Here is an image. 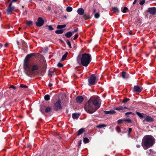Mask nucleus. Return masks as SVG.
Listing matches in <instances>:
<instances>
[{"label":"nucleus","instance_id":"1","mask_svg":"<svg viewBox=\"0 0 156 156\" xmlns=\"http://www.w3.org/2000/svg\"><path fill=\"white\" fill-rule=\"evenodd\" d=\"M100 105V99L99 97H97L89 99L85 104L84 108L87 113L91 114L96 111Z\"/></svg>","mask_w":156,"mask_h":156},{"label":"nucleus","instance_id":"2","mask_svg":"<svg viewBox=\"0 0 156 156\" xmlns=\"http://www.w3.org/2000/svg\"><path fill=\"white\" fill-rule=\"evenodd\" d=\"M34 55V54L32 53L27 55L24 61L23 66L24 72L28 76L34 75V71L38 69V67L37 65L30 63L29 61L30 58Z\"/></svg>","mask_w":156,"mask_h":156},{"label":"nucleus","instance_id":"3","mask_svg":"<svg viewBox=\"0 0 156 156\" xmlns=\"http://www.w3.org/2000/svg\"><path fill=\"white\" fill-rule=\"evenodd\" d=\"M154 139L150 135L145 136L142 142V146L145 150L151 147L154 143Z\"/></svg>","mask_w":156,"mask_h":156},{"label":"nucleus","instance_id":"4","mask_svg":"<svg viewBox=\"0 0 156 156\" xmlns=\"http://www.w3.org/2000/svg\"><path fill=\"white\" fill-rule=\"evenodd\" d=\"M91 60V55L87 53L83 54L81 57L78 56L77 58L78 62L80 64L81 63L83 66L85 67L88 65Z\"/></svg>","mask_w":156,"mask_h":156},{"label":"nucleus","instance_id":"5","mask_svg":"<svg viewBox=\"0 0 156 156\" xmlns=\"http://www.w3.org/2000/svg\"><path fill=\"white\" fill-rule=\"evenodd\" d=\"M88 85L91 86L94 85L97 82L95 74L91 75L88 80Z\"/></svg>","mask_w":156,"mask_h":156},{"label":"nucleus","instance_id":"6","mask_svg":"<svg viewBox=\"0 0 156 156\" xmlns=\"http://www.w3.org/2000/svg\"><path fill=\"white\" fill-rule=\"evenodd\" d=\"M61 101L60 100H58L54 105V109L55 110L58 109H61L62 108L61 105Z\"/></svg>","mask_w":156,"mask_h":156},{"label":"nucleus","instance_id":"7","mask_svg":"<svg viewBox=\"0 0 156 156\" xmlns=\"http://www.w3.org/2000/svg\"><path fill=\"white\" fill-rule=\"evenodd\" d=\"M15 9L14 6H12V2L10 3L9 5V8L7 9V13L8 14H11L12 13V11Z\"/></svg>","mask_w":156,"mask_h":156},{"label":"nucleus","instance_id":"8","mask_svg":"<svg viewBox=\"0 0 156 156\" xmlns=\"http://www.w3.org/2000/svg\"><path fill=\"white\" fill-rule=\"evenodd\" d=\"M44 20L41 17H39L38 18L37 22L36 23V25L38 27H41L44 24Z\"/></svg>","mask_w":156,"mask_h":156},{"label":"nucleus","instance_id":"9","mask_svg":"<svg viewBox=\"0 0 156 156\" xmlns=\"http://www.w3.org/2000/svg\"><path fill=\"white\" fill-rule=\"evenodd\" d=\"M148 12L153 15L156 14V8L155 7L150 8L148 9Z\"/></svg>","mask_w":156,"mask_h":156},{"label":"nucleus","instance_id":"10","mask_svg":"<svg viewBox=\"0 0 156 156\" xmlns=\"http://www.w3.org/2000/svg\"><path fill=\"white\" fill-rule=\"evenodd\" d=\"M133 90L134 91L136 92L140 93L141 92L142 90V88L141 87H140L138 86H136L134 87Z\"/></svg>","mask_w":156,"mask_h":156},{"label":"nucleus","instance_id":"11","mask_svg":"<svg viewBox=\"0 0 156 156\" xmlns=\"http://www.w3.org/2000/svg\"><path fill=\"white\" fill-rule=\"evenodd\" d=\"M76 100L77 103H80L83 101V98L82 96H79L77 97Z\"/></svg>","mask_w":156,"mask_h":156},{"label":"nucleus","instance_id":"12","mask_svg":"<svg viewBox=\"0 0 156 156\" xmlns=\"http://www.w3.org/2000/svg\"><path fill=\"white\" fill-rule=\"evenodd\" d=\"M77 12L79 15H82L84 13V11L83 8H80L77 9Z\"/></svg>","mask_w":156,"mask_h":156},{"label":"nucleus","instance_id":"13","mask_svg":"<svg viewBox=\"0 0 156 156\" xmlns=\"http://www.w3.org/2000/svg\"><path fill=\"white\" fill-rule=\"evenodd\" d=\"M122 78L123 79H126L129 77L128 74L124 71L122 72Z\"/></svg>","mask_w":156,"mask_h":156},{"label":"nucleus","instance_id":"14","mask_svg":"<svg viewBox=\"0 0 156 156\" xmlns=\"http://www.w3.org/2000/svg\"><path fill=\"white\" fill-rule=\"evenodd\" d=\"M145 120L148 122H151L153 121V118L148 116H147L146 115L145 116Z\"/></svg>","mask_w":156,"mask_h":156},{"label":"nucleus","instance_id":"15","mask_svg":"<svg viewBox=\"0 0 156 156\" xmlns=\"http://www.w3.org/2000/svg\"><path fill=\"white\" fill-rule=\"evenodd\" d=\"M136 114L139 116L140 119H142L143 118H145L146 115L142 113H140L137 112H136Z\"/></svg>","mask_w":156,"mask_h":156},{"label":"nucleus","instance_id":"16","mask_svg":"<svg viewBox=\"0 0 156 156\" xmlns=\"http://www.w3.org/2000/svg\"><path fill=\"white\" fill-rule=\"evenodd\" d=\"M115 112L114 110H112L109 111H105L104 113L105 114H113L115 113Z\"/></svg>","mask_w":156,"mask_h":156},{"label":"nucleus","instance_id":"17","mask_svg":"<svg viewBox=\"0 0 156 156\" xmlns=\"http://www.w3.org/2000/svg\"><path fill=\"white\" fill-rule=\"evenodd\" d=\"M73 34L72 32H68L65 34V36L67 38H70L71 37Z\"/></svg>","mask_w":156,"mask_h":156},{"label":"nucleus","instance_id":"18","mask_svg":"<svg viewBox=\"0 0 156 156\" xmlns=\"http://www.w3.org/2000/svg\"><path fill=\"white\" fill-rule=\"evenodd\" d=\"M83 18L85 20L90 19V16L88 14H85L83 16Z\"/></svg>","mask_w":156,"mask_h":156},{"label":"nucleus","instance_id":"19","mask_svg":"<svg viewBox=\"0 0 156 156\" xmlns=\"http://www.w3.org/2000/svg\"><path fill=\"white\" fill-rule=\"evenodd\" d=\"M72 116L73 119H75L79 118V115L78 113H73L72 114Z\"/></svg>","mask_w":156,"mask_h":156},{"label":"nucleus","instance_id":"20","mask_svg":"<svg viewBox=\"0 0 156 156\" xmlns=\"http://www.w3.org/2000/svg\"><path fill=\"white\" fill-rule=\"evenodd\" d=\"M84 131V129L83 128H81L80 129L78 132L77 136H79Z\"/></svg>","mask_w":156,"mask_h":156},{"label":"nucleus","instance_id":"21","mask_svg":"<svg viewBox=\"0 0 156 156\" xmlns=\"http://www.w3.org/2000/svg\"><path fill=\"white\" fill-rule=\"evenodd\" d=\"M33 22L31 20L27 21L26 23V24L28 26H30L33 25Z\"/></svg>","mask_w":156,"mask_h":156},{"label":"nucleus","instance_id":"22","mask_svg":"<svg viewBox=\"0 0 156 156\" xmlns=\"http://www.w3.org/2000/svg\"><path fill=\"white\" fill-rule=\"evenodd\" d=\"M73 10V8L70 6L67 7L66 8V11L67 12H69L72 11Z\"/></svg>","mask_w":156,"mask_h":156},{"label":"nucleus","instance_id":"23","mask_svg":"<svg viewBox=\"0 0 156 156\" xmlns=\"http://www.w3.org/2000/svg\"><path fill=\"white\" fill-rule=\"evenodd\" d=\"M63 32V30H56L55 31V33L57 34H62Z\"/></svg>","mask_w":156,"mask_h":156},{"label":"nucleus","instance_id":"24","mask_svg":"<svg viewBox=\"0 0 156 156\" xmlns=\"http://www.w3.org/2000/svg\"><path fill=\"white\" fill-rule=\"evenodd\" d=\"M106 125L105 124H101L99 125H98L97 126V128H102L103 127H105L106 126Z\"/></svg>","mask_w":156,"mask_h":156},{"label":"nucleus","instance_id":"25","mask_svg":"<svg viewBox=\"0 0 156 156\" xmlns=\"http://www.w3.org/2000/svg\"><path fill=\"white\" fill-rule=\"evenodd\" d=\"M66 26V25H58L57 26V29H62L65 28Z\"/></svg>","mask_w":156,"mask_h":156},{"label":"nucleus","instance_id":"26","mask_svg":"<svg viewBox=\"0 0 156 156\" xmlns=\"http://www.w3.org/2000/svg\"><path fill=\"white\" fill-rule=\"evenodd\" d=\"M51 110V108L50 107H47L45 110V112L46 113H48L50 112Z\"/></svg>","mask_w":156,"mask_h":156},{"label":"nucleus","instance_id":"27","mask_svg":"<svg viewBox=\"0 0 156 156\" xmlns=\"http://www.w3.org/2000/svg\"><path fill=\"white\" fill-rule=\"evenodd\" d=\"M68 54V53L66 52L62 57L61 59L62 61H64L66 58Z\"/></svg>","mask_w":156,"mask_h":156},{"label":"nucleus","instance_id":"28","mask_svg":"<svg viewBox=\"0 0 156 156\" xmlns=\"http://www.w3.org/2000/svg\"><path fill=\"white\" fill-rule=\"evenodd\" d=\"M44 98L46 101L49 100L50 99L49 95L48 94L45 95L44 97Z\"/></svg>","mask_w":156,"mask_h":156},{"label":"nucleus","instance_id":"29","mask_svg":"<svg viewBox=\"0 0 156 156\" xmlns=\"http://www.w3.org/2000/svg\"><path fill=\"white\" fill-rule=\"evenodd\" d=\"M115 109L118 111H120L121 110H123V107L120 106L119 107H117L115 108Z\"/></svg>","mask_w":156,"mask_h":156},{"label":"nucleus","instance_id":"30","mask_svg":"<svg viewBox=\"0 0 156 156\" xmlns=\"http://www.w3.org/2000/svg\"><path fill=\"white\" fill-rule=\"evenodd\" d=\"M83 142L84 143H87L89 142V140L87 137H85L83 140Z\"/></svg>","mask_w":156,"mask_h":156},{"label":"nucleus","instance_id":"31","mask_svg":"<svg viewBox=\"0 0 156 156\" xmlns=\"http://www.w3.org/2000/svg\"><path fill=\"white\" fill-rule=\"evenodd\" d=\"M66 43L68 45L69 47L70 48H72V47L71 44V43L69 40H67L66 41Z\"/></svg>","mask_w":156,"mask_h":156},{"label":"nucleus","instance_id":"32","mask_svg":"<svg viewBox=\"0 0 156 156\" xmlns=\"http://www.w3.org/2000/svg\"><path fill=\"white\" fill-rule=\"evenodd\" d=\"M129 99L128 98H125L122 101V103H125L129 100Z\"/></svg>","mask_w":156,"mask_h":156},{"label":"nucleus","instance_id":"33","mask_svg":"<svg viewBox=\"0 0 156 156\" xmlns=\"http://www.w3.org/2000/svg\"><path fill=\"white\" fill-rule=\"evenodd\" d=\"M116 130L118 133H119L121 132V129L119 126H117L116 128Z\"/></svg>","mask_w":156,"mask_h":156},{"label":"nucleus","instance_id":"34","mask_svg":"<svg viewBox=\"0 0 156 156\" xmlns=\"http://www.w3.org/2000/svg\"><path fill=\"white\" fill-rule=\"evenodd\" d=\"M113 10L115 12H119V10H118V8L116 7H114L113 8Z\"/></svg>","mask_w":156,"mask_h":156},{"label":"nucleus","instance_id":"35","mask_svg":"<svg viewBox=\"0 0 156 156\" xmlns=\"http://www.w3.org/2000/svg\"><path fill=\"white\" fill-rule=\"evenodd\" d=\"M20 87L21 88H27L28 87V86H27L26 85L21 84L20 86Z\"/></svg>","mask_w":156,"mask_h":156},{"label":"nucleus","instance_id":"36","mask_svg":"<svg viewBox=\"0 0 156 156\" xmlns=\"http://www.w3.org/2000/svg\"><path fill=\"white\" fill-rule=\"evenodd\" d=\"M145 2V0H141L140 2V5H143Z\"/></svg>","mask_w":156,"mask_h":156},{"label":"nucleus","instance_id":"37","mask_svg":"<svg viewBox=\"0 0 156 156\" xmlns=\"http://www.w3.org/2000/svg\"><path fill=\"white\" fill-rule=\"evenodd\" d=\"M78 31V28H77L75 27L73 31L72 32L73 34H74L76 32Z\"/></svg>","mask_w":156,"mask_h":156},{"label":"nucleus","instance_id":"38","mask_svg":"<svg viewBox=\"0 0 156 156\" xmlns=\"http://www.w3.org/2000/svg\"><path fill=\"white\" fill-rule=\"evenodd\" d=\"M100 15L98 13H96L94 15V17L96 18H98L99 17Z\"/></svg>","mask_w":156,"mask_h":156},{"label":"nucleus","instance_id":"39","mask_svg":"<svg viewBox=\"0 0 156 156\" xmlns=\"http://www.w3.org/2000/svg\"><path fill=\"white\" fill-rule=\"evenodd\" d=\"M127 9H127V8L126 7H125L124 8L123 10L122 11V12H123V13L126 12V11L127 10Z\"/></svg>","mask_w":156,"mask_h":156},{"label":"nucleus","instance_id":"40","mask_svg":"<svg viewBox=\"0 0 156 156\" xmlns=\"http://www.w3.org/2000/svg\"><path fill=\"white\" fill-rule=\"evenodd\" d=\"M48 29L50 30H53V29H54L52 27V26L51 25H49L48 27Z\"/></svg>","mask_w":156,"mask_h":156},{"label":"nucleus","instance_id":"41","mask_svg":"<svg viewBox=\"0 0 156 156\" xmlns=\"http://www.w3.org/2000/svg\"><path fill=\"white\" fill-rule=\"evenodd\" d=\"M78 37V34H76L75 35L74 37L73 38V40H75Z\"/></svg>","mask_w":156,"mask_h":156},{"label":"nucleus","instance_id":"42","mask_svg":"<svg viewBox=\"0 0 156 156\" xmlns=\"http://www.w3.org/2000/svg\"><path fill=\"white\" fill-rule=\"evenodd\" d=\"M131 114H133V113L132 112H128L125 113V115L127 116Z\"/></svg>","mask_w":156,"mask_h":156},{"label":"nucleus","instance_id":"43","mask_svg":"<svg viewBox=\"0 0 156 156\" xmlns=\"http://www.w3.org/2000/svg\"><path fill=\"white\" fill-rule=\"evenodd\" d=\"M57 66L59 67H62L63 66V65L62 64L60 63H59L58 64Z\"/></svg>","mask_w":156,"mask_h":156},{"label":"nucleus","instance_id":"44","mask_svg":"<svg viewBox=\"0 0 156 156\" xmlns=\"http://www.w3.org/2000/svg\"><path fill=\"white\" fill-rule=\"evenodd\" d=\"M125 121L126 122H128L129 123H130L131 122V119H126V120H125Z\"/></svg>","mask_w":156,"mask_h":156},{"label":"nucleus","instance_id":"45","mask_svg":"<svg viewBox=\"0 0 156 156\" xmlns=\"http://www.w3.org/2000/svg\"><path fill=\"white\" fill-rule=\"evenodd\" d=\"M132 128H129L128 129V136H129L130 133L132 131Z\"/></svg>","mask_w":156,"mask_h":156},{"label":"nucleus","instance_id":"46","mask_svg":"<svg viewBox=\"0 0 156 156\" xmlns=\"http://www.w3.org/2000/svg\"><path fill=\"white\" fill-rule=\"evenodd\" d=\"M9 88H12L13 89L15 90L16 89V87L13 85H11V86H10L9 87Z\"/></svg>","mask_w":156,"mask_h":156},{"label":"nucleus","instance_id":"47","mask_svg":"<svg viewBox=\"0 0 156 156\" xmlns=\"http://www.w3.org/2000/svg\"><path fill=\"white\" fill-rule=\"evenodd\" d=\"M122 119H119L117 121V123L118 124H120L122 122Z\"/></svg>","mask_w":156,"mask_h":156},{"label":"nucleus","instance_id":"48","mask_svg":"<svg viewBox=\"0 0 156 156\" xmlns=\"http://www.w3.org/2000/svg\"><path fill=\"white\" fill-rule=\"evenodd\" d=\"M81 140H80V141L79 142L78 144H79V146H80L81 144Z\"/></svg>","mask_w":156,"mask_h":156},{"label":"nucleus","instance_id":"49","mask_svg":"<svg viewBox=\"0 0 156 156\" xmlns=\"http://www.w3.org/2000/svg\"><path fill=\"white\" fill-rule=\"evenodd\" d=\"M8 45H9L8 43H6L5 44V47H7L8 46Z\"/></svg>","mask_w":156,"mask_h":156},{"label":"nucleus","instance_id":"50","mask_svg":"<svg viewBox=\"0 0 156 156\" xmlns=\"http://www.w3.org/2000/svg\"><path fill=\"white\" fill-rule=\"evenodd\" d=\"M51 8L50 6H48V7L47 9L48 10H51Z\"/></svg>","mask_w":156,"mask_h":156},{"label":"nucleus","instance_id":"51","mask_svg":"<svg viewBox=\"0 0 156 156\" xmlns=\"http://www.w3.org/2000/svg\"><path fill=\"white\" fill-rule=\"evenodd\" d=\"M52 83H49V84H48V86H49V87H51L52 86Z\"/></svg>","mask_w":156,"mask_h":156},{"label":"nucleus","instance_id":"52","mask_svg":"<svg viewBox=\"0 0 156 156\" xmlns=\"http://www.w3.org/2000/svg\"><path fill=\"white\" fill-rule=\"evenodd\" d=\"M136 147H137L139 148H140V145H136Z\"/></svg>","mask_w":156,"mask_h":156},{"label":"nucleus","instance_id":"53","mask_svg":"<svg viewBox=\"0 0 156 156\" xmlns=\"http://www.w3.org/2000/svg\"><path fill=\"white\" fill-rule=\"evenodd\" d=\"M2 44L0 43V49L2 47Z\"/></svg>","mask_w":156,"mask_h":156},{"label":"nucleus","instance_id":"54","mask_svg":"<svg viewBox=\"0 0 156 156\" xmlns=\"http://www.w3.org/2000/svg\"><path fill=\"white\" fill-rule=\"evenodd\" d=\"M125 109H127V108L125 106L123 107V110H124Z\"/></svg>","mask_w":156,"mask_h":156},{"label":"nucleus","instance_id":"55","mask_svg":"<svg viewBox=\"0 0 156 156\" xmlns=\"http://www.w3.org/2000/svg\"><path fill=\"white\" fill-rule=\"evenodd\" d=\"M136 0H135L134 1V2H133V4H135V3H136Z\"/></svg>","mask_w":156,"mask_h":156},{"label":"nucleus","instance_id":"56","mask_svg":"<svg viewBox=\"0 0 156 156\" xmlns=\"http://www.w3.org/2000/svg\"><path fill=\"white\" fill-rule=\"evenodd\" d=\"M96 10L95 9H93V12L94 13L96 12Z\"/></svg>","mask_w":156,"mask_h":156},{"label":"nucleus","instance_id":"57","mask_svg":"<svg viewBox=\"0 0 156 156\" xmlns=\"http://www.w3.org/2000/svg\"><path fill=\"white\" fill-rule=\"evenodd\" d=\"M54 12L55 13V14H57V11L56 10H55L54 11Z\"/></svg>","mask_w":156,"mask_h":156},{"label":"nucleus","instance_id":"58","mask_svg":"<svg viewBox=\"0 0 156 156\" xmlns=\"http://www.w3.org/2000/svg\"><path fill=\"white\" fill-rule=\"evenodd\" d=\"M17 1V0H12V2H11L12 3V2H16V1Z\"/></svg>","mask_w":156,"mask_h":156},{"label":"nucleus","instance_id":"59","mask_svg":"<svg viewBox=\"0 0 156 156\" xmlns=\"http://www.w3.org/2000/svg\"><path fill=\"white\" fill-rule=\"evenodd\" d=\"M64 17L65 18H66V16H64Z\"/></svg>","mask_w":156,"mask_h":156},{"label":"nucleus","instance_id":"60","mask_svg":"<svg viewBox=\"0 0 156 156\" xmlns=\"http://www.w3.org/2000/svg\"><path fill=\"white\" fill-rule=\"evenodd\" d=\"M20 29H21L20 27L19 28V30H20Z\"/></svg>","mask_w":156,"mask_h":156},{"label":"nucleus","instance_id":"61","mask_svg":"<svg viewBox=\"0 0 156 156\" xmlns=\"http://www.w3.org/2000/svg\"><path fill=\"white\" fill-rule=\"evenodd\" d=\"M17 44H19V42L18 41H17Z\"/></svg>","mask_w":156,"mask_h":156},{"label":"nucleus","instance_id":"62","mask_svg":"<svg viewBox=\"0 0 156 156\" xmlns=\"http://www.w3.org/2000/svg\"><path fill=\"white\" fill-rule=\"evenodd\" d=\"M8 28H10V26H9H9H8Z\"/></svg>","mask_w":156,"mask_h":156},{"label":"nucleus","instance_id":"63","mask_svg":"<svg viewBox=\"0 0 156 156\" xmlns=\"http://www.w3.org/2000/svg\"><path fill=\"white\" fill-rule=\"evenodd\" d=\"M149 151H151V149H150L149 150Z\"/></svg>","mask_w":156,"mask_h":156},{"label":"nucleus","instance_id":"64","mask_svg":"<svg viewBox=\"0 0 156 156\" xmlns=\"http://www.w3.org/2000/svg\"><path fill=\"white\" fill-rule=\"evenodd\" d=\"M129 34H130V35H131V33H129Z\"/></svg>","mask_w":156,"mask_h":156}]
</instances>
